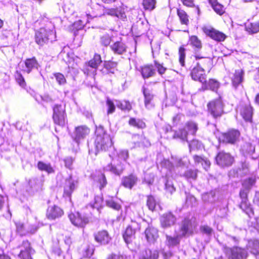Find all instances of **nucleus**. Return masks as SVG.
Listing matches in <instances>:
<instances>
[{"label":"nucleus","mask_w":259,"mask_h":259,"mask_svg":"<svg viewBox=\"0 0 259 259\" xmlns=\"http://www.w3.org/2000/svg\"><path fill=\"white\" fill-rule=\"evenodd\" d=\"M40 25V28L35 32V40L37 44H44L56 40L54 24L47 17L41 18L35 22V26Z\"/></svg>","instance_id":"obj_1"},{"label":"nucleus","mask_w":259,"mask_h":259,"mask_svg":"<svg viewBox=\"0 0 259 259\" xmlns=\"http://www.w3.org/2000/svg\"><path fill=\"white\" fill-rule=\"evenodd\" d=\"M94 145L97 151L108 150L109 148H112L113 145L110 135L102 125L96 127Z\"/></svg>","instance_id":"obj_2"},{"label":"nucleus","mask_w":259,"mask_h":259,"mask_svg":"<svg viewBox=\"0 0 259 259\" xmlns=\"http://www.w3.org/2000/svg\"><path fill=\"white\" fill-rule=\"evenodd\" d=\"M90 132V128L85 125L76 127L74 132L71 135L73 140L72 150L76 152L79 149V146L81 141L83 140Z\"/></svg>","instance_id":"obj_3"},{"label":"nucleus","mask_w":259,"mask_h":259,"mask_svg":"<svg viewBox=\"0 0 259 259\" xmlns=\"http://www.w3.org/2000/svg\"><path fill=\"white\" fill-rule=\"evenodd\" d=\"M53 119L55 124L63 126L67 123V115L65 106L62 104H56L53 107Z\"/></svg>","instance_id":"obj_4"},{"label":"nucleus","mask_w":259,"mask_h":259,"mask_svg":"<svg viewBox=\"0 0 259 259\" xmlns=\"http://www.w3.org/2000/svg\"><path fill=\"white\" fill-rule=\"evenodd\" d=\"M78 184V180L75 177L70 175L66 178L63 184V196L70 198L72 193L77 188Z\"/></svg>","instance_id":"obj_5"},{"label":"nucleus","mask_w":259,"mask_h":259,"mask_svg":"<svg viewBox=\"0 0 259 259\" xmlns=\"http://www.w3.org/2000/svg\"><path fill=\"white\" fill-rule=\"evenodd\" d=\"M224 252L226 255L231 259H245L247 256L246 250L238 247H226L224 248Z\"/></svg>","instance_id":"obj_6"},{"label":"nucleus","mask_w":259,"mask_h":259,"mask_svg":"<svg viewBox=\"0 0 259 259\" xmlns=\"http://www.w3.org/2000/svg\"><path fill=\"white\" fill-rule=\"evenodd\" d=\"M125 167L124 163L116 162L115 159L112 158L111 162L103 167L104 172H109L115 176H120Z\"/></svg>","instance_id":"obj_7"},{"label":"nucleus","mask_w":259,"mask_h":259,"mask_svg":"<svg viewBox=\"0 0 259 259\" xmlns=\"http://www.w3.org/2000/svg\"><path fill=\"white\" fill-rule=\"evenodd\" d=\"M68 217L71 223L78 227L83 228L89 222V217L86 214L78 212L71 213Z\"/></svg>","instance_id":"obj_8"},{"label":"nucleus","mask_w":259,"mask_h":259,"mask_svg":"<svg viewBox=\"0 0 259 259\" xmlns=\"http://www.w3.org/2000/svg\"><path fill=\"white\" fill-rule=\"evenodd\" d=\"M139 229L140 225L136 222H133L127 227L122 234L123 239L127 244L131 243L135 238L136 232Z\"/></svg>","instance_id":"obj_9"},{"label":"nucleus","mask_w":259,"mask_h":259,"mask_svg":"<svg viewBox=\"0 0 259 259\" xmlns=\"http://www.w3.org/2000/svg\"><path fill=\"white\" fill-rule=\"evenodd\" d=\"M18 248L20 249L19 256L21 259H32L31 255L34 253V250L30 246L28 241H23Z\"/></svg>","instance_id":"obj_10"},{"label":"nucleus","mask_w":259,"mask_h":259,"mask_svg":"<svg viewBox=\"0 0 259 259\" xmlns=\"http://www.w3.org/2000/svg\"><path fill=\"white\" fill-rule=\"evenodd\" d=\"M207 106L209 112L214 118L221 116L223 113V105L220 99L210 102Z\"/></svg>","instance_id":"obj_11"},{"label":"nucleus","mask_w":259,"mask_h":259,"mask_svg":"<svg viewBox=\"0 0 259 259\" xmlns=\"http://www.w3.org/2000/svg\"><path fill=\"white\" fill-rule=\"evenodd\" d=\"M237 110L245 121H251L253 112L249 103H240Z\"/></svg>","instance_id":"obj_12"},{"label":"nucleus","mask_w":259,"mask_h":259,"mask_svg":"<svg viewBox=\"0 0 259 259\" xmlns=\"http://www.w3.org/2000/svg\"><path fill=\"white\" fill-rule=\"evenodd\" d=\"M190 75L194 80L199 81L202 83L206 82L205 71L202 67L195 65L191 70Z\"/></svg>","instance_id":"obj_13"},{"label":"nucleus","mask_w":259,"mask_h":259,"mask_svg":"<svg viewBox=\"0 0 259 259\" xmlns=\"http://www.w3.org/2000/svg\"><path fill=\"white\" fill-rule=\"evenodd\" d=\"M165 134L167 135V139L180 138L182 140L188 141L187 139V134L185 130H180L178 132L172 130L171 126H167L165 128Z\"/></svg>","instance_id":"obj_14"},{"label":"nucleus","mask_w":259,"mask_h":259,"mask_svg":"<svg viewBox=\"0 0 259 259\" xmlns=\"http://www.w3.org/2000/svg\"><path fill=\"white\" fill-rule=\"evenodd\" d=\"M215 159L217 164L222 167L230 166L233 162V157L224 152L219 153Z\"/></svg>","instance_id":"obj_15"},{"label":"nucleus","mask_w":259,"mask_h":259,"mask_svg":"<svg viewBox=\"0 0 259 259\" xmlns=\"http://www.w3.org/2000/svg\"><path fill=\"white\" fill-rule=\"evenodd\" d=\"M248 191L249 190L244 188L240 190L239 195L242 200L240 206L241 209L245 211L246 213L250 217L249 212H252V209L249 207L247 203V193Z\"/></svg>","instance_id":"obj_16"},{"label":"nucleus","mask_w":259,"mask_h":259,"mask_svg":"<svg viewBox=\"0 0 259 259\" xmlns=\"http://www.w3.org/2000/svg\"><path fill=\"white\" fill-rule=\"evenodd\" d=\"M64 214L63 210L57 205L50 206L47 211V217L50 220L59 218Z\"/></svg>","instance_id":"obj_17"},{"label":"nucleus","mask_w":259,"mask_h":259,"mask_svg":"<svg viewBox=\"0 0 259 259\" xmlns=\"http://www.w3.org/2000/svg\"><path fill=\"white\" fill-rule=\"evenodd\" d=\"M240 135L238 130H232L223 135V141L226 143L234 144L238 140Z\"/></svg>","instance_id":"obj_18"},{"label":"nucleus","mask_w":259,"mask_h":259,"mask_svg":"<svg viewBox=\"0 0 259 259\" xmlns=\"http://www.w3.org/2000/svg\"><path fill=\"white\" fill-rule=\"evenodd\" d=\"M204 31L207 35L217 41H224L226 37L224 33L213 28H205Z\"/></svg>","instance_id":"obj_19"},{"label":"nucleus","mask_w":259,"mask_h":259,"mask_svg":"<svg viewBox=\"0 0 259 259\" xmlns=\"http://www.w3.org/2000/svg\"><path fill=\"white\" fill-rule=\"evenodd\" d=\"M40 65L35 57L26 59L25 61L24 71L27 73H30L32 70H38Z\"/></svg>","instance_id":"obj_20"},{"label":"nucleus","mask_w":259,"mask_h":259,"mask_svg":"<svg viewBox=\"0 0 259 259\" xmlns=\"http://www.w3.org/2000/svg\"><path fill=\"white\" fill-rule=\"evenodd\" d=\"M29 185L31 194L42 190L43 186V181L37 178H33L29 181Z\"/></svg>","instance_id":"obj_21"},{"label":"nucleus","mask_w":259,"mask_h":259,"mask_svg":"<svg viewBox=\"0 0 259 259\" xmlns=\"http://www.w3.org/2000/svg\"><path fill=\"white\" fill-rule=\"evenodd\" d=\"M244 74V72L242 69L235 70L231 78L232 85L235 89H237L243 81Z\"/></svg>","instance_id":"obj_22"},{"label":"nucleus","mask_w":259,"mask_h":259,"mask_svg":"<svg viewBox=\"0 0 259 259\" xmlns=\"http://www.w3.org/2000/svg\"><path fill=\"white\" fill-rule=\"evenodd\" d=\"M138 178L134 174L122 177L121 184L124 187L131 189L137 183Z\"/></svg>","instance_id":"obj_23"},{"label":"nucleus","mask_w":259,"mask_h":259,"mask_svg":"<svg viewBox=\"0 0 259 259\" xmlns=\"http://www.w3.org/2000/svg\"><path fill=\"white\" fill-rule=\"evenodd\" d=\"M112 51L117 55H122L126 51L125 44L121 40H117L110 46Z\"/></svg>","instance_id":"obj_24"},{"label":"nucleus","mask_w":259,"mask_h":259,"mask_svg":"<svg viewBox=\"0 0 259 259\" xmlns=\"http://www.w3.org/2000/svg\"><path fill=\"white\" fill-rule=\"evenodd\" d=\"M94 237L97 242L103 244H107L110 240L108 233L105 230L95 233Z\"/></svg>","instance_id":"obj_25"},{"label":"nucleus","mask_w":259,"mask_h":259,"mask_svg":"<svg viewBox=\"0 0 259 259\" xmlns=\"http://www.w3.org/2000/svg\"><path fill=\"white\" fill-rule=\"evenodd\" d=\"M145 234L147 241L150 243H154L158 237L157 230L152 227L147 228Z\"/></svg>","instance_id":"obj_26"},{"label":"nucleus","mask_w":259,"mask_h":259,"mask_svg":"<svg viewBox=\"0 0 259 259\" xmlns=\"http://www.w3.org/2000/svg\"><path fill=\"white\" fill-rule=\"evenodd\" d=\"M94 179L99 184L100 190L104 188L107 184L105 175L100 171H96L94 175Z\"/></svg>","instance_id":"obj_27"},{"label":"nucleus","mask_w":259,"mask_h":259,"mask_svg":"<svg viewBox=\"0 0 259 259\" xmlns=\"http://www.w3.org/2000/svg\"><path fill=\"white\" fill-rule=\"evenodd\" d=\"M158 256L157 250L146 249L141 253L139 259H158Z\"/></svg>","instance_id":"obj_28"},{"label":"nucleus","mask_w":259,"mask_h":259,"mask_svg":"<svg viewBox=\"0 0 259 259\" xmlns=\"http://www.w3.org/2000/svg\"><path fill=\"white\" fill-rule=\"evenodd\" d=\"M245 29L249 34H254L259 32V21H248L245 24Z\"/></svg>","instance_id":"obj_29"},{"label":"nucleus","mask_w":259,"mask_h":259,"mask_svg":"<svg viewBox=\"0 0 259 259\" xmlns=\"http://www.w3.org/2000/svg\"><path fill=\"white\" fill-rule=\"evenodd\" d=\"M16 232L21 236H25L28 234V227H29V224L28 223H23L21 221L16 222L15 223Z\"/></svg>","instance_id":"obj_30"},{"label":"nucleus","mask_w":259,"mask_h":259,"mask_svg":"<svg viewBox=\"0 0 259 259\" xmlns=\"http://www.w3.org/2000/svg\"><path fill=\"white\" fill-rule=\"evenodd\" d=\"M7 201V198H5L2 195H0V211L5 208L6 212L4 213L3 215L6 218H9L11 217V213L10 212Z\"/></svg>","instance_id":"obj_31"},{"label":"nucleus","mask_w":259,"mask_h":259,"mask_svg":"<svg viewBox=\"0 0 259 259\" xmlns=\"http://www.w3.org/2000/svg\"><path fill=\"white\" fill-rule=\"evenodd\" d=\"M171 161H169V159H164V162L163 160V165H164L170 171H171L174 167V165L180 166L183 164L181 159H178L176 158L174 159L172 156L171 157Z\"/></svg>","instance_id":"obj_32"},{"label":"nucleus","mask_w":259,"mask_h":259,"mask_svg":"<svg viewBox=\"0 0 259 259\" xmlns=\"http://www.w3.org/2000/svg\"><path fill=\"white\" fill-rule=\"evenodd\" d=\"M37 167L39 170L46 171L48 174L55 172L54 168L50 163H45L40 161L38 162Z\"/></svg>","instance_id":"obj_33"},{"label":"nucleus","mask_w":259,"mask_h":259,"mask_svg":"<svg viewBox=\"0 0 259 259\" xmlns=\"http://www.w3.org/2000/svg\"><path fill=\"white\" fill-rule=\"evenodd\" d=\"M193 159L196 164H201L205 170H207L209 167L210 162L206 158L195 155L193 156Z\"/></svg>","instance_id":"obj_34"},{"label":"nucleus","mask_w":259,"mask_h":259,"mask_svg":"<svg viewBox=\"0 0 259 259\" xmlns=\"http://www.w3.org/2000/svg\"><path fill=\"white\" fill-rule=\"evenodd\" d=\"M175 217L171 212H167L163 215V227L170 226L174 224Z\"/></svg>","instance_id":"obj_35"},{"label":"nucleus","mask_w":259,"mask_h":259,"mask_svg":"<svg viewBox=\"0 0 259 259\" xmlns=\"http://www.w3.org/2000/svg\"><path fill=\"white\" fill-rule=\"evenodd\" d=\"M247 249L254 254L259 253V241L256 240H251L248 242L247 245Z\"/></svg>","instance_id":"obj_36"},{"label":"nucleus","mask_w":259,"mask_h":259,"mask_svg":"<svg viewBox=\"0 0 259 259\" xmlns=\"http://www.w3.org/2000/svg\"><path fill=\"white\" fill-rule=\"evenodd\" d=\"M155 72V69L152 65H145L141 68V74L144 78L152 76Z\"/></svg>","instance_id":"obj_37"},{"label":"nucleus","mask_w":259,"mask_h":259,"mask_svg":"<svg viewBox=\"0 0 259 259\" xmlns=\"http://www.w3.org/2000/svg\"><path fill=\"white\" fill-rule=\"evenodd\" d=\"M117 155L118 157V159L117 160V162L124 163V166L125 167V164L127 163L128 164L126 161L129 157L128 151L126 150H121L117 153Z\"/></svg>","instance_id":"obj_38"},{"label":"nucleus","mask_w":259,"mask_h":259,"mask_svg":"<svg viewBox=\"0 0 259 259\" xmlns=\"http://www.w3.org/2000/svg\"><path fill=\"white\" fill-rule=\"evenodd\" d=\"M209 3L217 14L221 15L224 13V7L219 4L217 0H209Z\"/></svg>","instance_id":"obj_39"},{"label":"nucleus","mask_w":259,"mask_h":259,"mask_svg":"<svg viewBox=\"0 0 259 259\" xmlns=\"http://www.w3.org/2000/svg\"><path fill=\"white\" fill-rule=\"evenodd\" d=\"M212 64V61L210 58L205 57L204 58H202L198 61L196 62L195 65L202 67L204 69V68H210L211 67Z\"/></svg>","instance_id":"obj_40"},{"label":"nucleus","mask_w":259,"mask_h":259,"mask_svg":"<svg viewBox=\"0 0 259 259\" xmlns=\"http://www.w3.org/2000/svg\"><path fill=\"white\" fill-rule=\"evenodd\" d=\"M143 93L145 97V107L149 109L152 108L153 107V105L151 101L153 99V95L145 89L144 90Z\"/></svg>","instance_id":"obj_41"},{"label":"nucleus","mask_w":259,"mask_h":259,"mask_svg":"<svg viewBox=\"0 0 259 259\" xmlns=\"http://www.w3.org/2000/svg\"><path fill=\"white\" fill-rule=\"evenodd\" d=\"M91 206L92 208H96L98 211L102 208L103 206V197L101 196H96L93 203H91Z\"/></svg>","instance_id":"obj_42"},{"label":"nucleus","mask_w":259,"mask_h":259,"mask_svg":"<svg viewBox=\"0 0 259 259\" xmlns=\"http://www.w3.org/2000/svg\"><path fill=\"white\" fill-rule=\"evenodd\" d=\"M101 57L100 55L95 54L93 58L89 61L88 63L90 64V66L93 68V70H95V68L98 67L99 65L102 63Z\"/></svg>","instance_id":"obj_43"},{"label":"nucleus","mask_w":259,"mask_h":259,"mask_svg":"<svg viewBox=\"0 0 259 259\" xmlns=\"http://www.w3.org/2000/svg\"><path fill=\"white\" fill-rule=\"evenodd\" d=\"M128 123L130 125L138 128H144L146 126V124L143 121L135 118H131L129 120Z\"/></svg>","instance_id":"obj_44"},{"label":"nucleus","mask_w":259,"mask_h":259,"mask_svg":"<svg viewBox=\"0 0 259 259\" xmlns=\"http://www.w3.org/2000/svg\"><path fill=\"white\" fill-rule=\"evenodd\" d=\"M192 227L191 224L189 220L185 219L183 223L182 226L181 227L182 230V235H185L188 233H191L192 232Z\"/></svg>","instance_id":"obj_45"},{"label":"nucleus","mask_w":259,"mask_h":259,"mask_svg":"<svg viewBox=\"0 0 259 259\" xmlns=\"http://www.w3.org/2000/svg\"><path fill=\"white\" fill-rule=\"evenodd\" d=\"M177 14L181 24L187 25L189 23V19L187 13L182 9H178Z\"/></svg>","instance_id":"obj_46"},{"label":"nucleus","mask_w":259,"mask_h":259,"mask_svg":"<svg viewBox=\"0 0 259 259\" xmlns=\"http://www.w3.org/2000/svg\"><path fill=\"white\" fill-rule=\"evenodd\" d=\"M106 205L116 210H119L121 209V205L115 201L113 198L110 197L106 200Z\"/></svg>","instance_id":"obj_47"},{"label":"nucleus","mask_w":259,"mask_h":259,"mask_svg":"<svg viewBox=\"0 0 259 259\" xmlns=\"http://www.w3.org/2000/svg\"><path fill=\"white\" fill-rule=\"evenodd\" d=\"M104 67L108 73H114L116 70L117 63L113 61H105L104 64Z\"/></svg>","instance_id":"obj_48"},{"label":"nucleus","mask_w":259,"mask_h":259,"mask_svg":"<svg viewBox=\"0 0 259 259\" xmlns=\"http://www.w3.org/2000/svg\"><path fill=\"white\" fill-rule=\"evenodd\" d=\"M186 128L188 130V132L186 130H184L187 132V134L189 133L194 135L197 130V125L194 122L189 121L186 124Z\"/></svg>","instance_id":"obj_49"},{"label":"nucleus","mask_w":259,"mask_h":259,"mask_svg":"<svg viewBox=\"0 0 259 259\" xmlns=\"http://www.w3.org/2000/svg\"><path fill=\"white\" fill-rule=\"evenodd\" d=\"M115 13L116 15H115V17L116 18L122 20H124L126 19V16L125 13V9L123 6L116 8Z\"/></svg>","instance_id":"obj_50"},{"label":"nucleus","mask_w":259,"mask_h":259,"mask_svg":"<svg viewBox=\"0 0 259 259\" xmlns=\"http://www.w3.org/2000/svg\"><path fill=\"white\" fill-rule=\"evenodd\" d=\"M189 42L193 47L198 50H200L202 48L201 41L195 35L191 36L190 37Z\"/></svg>","instance_id":"obj_51"},{"label":"nucleus","mask_w":259,"mask_h":259,"mask_svg":"<svg viewBox=\"0 0 259 259\" xmlns=\"http://www.w3.org/2000/svg\"><path fill=\"white\" fill-rule=\"evenodd\" d=\"M116 105L118 108L121 110H130L132 108L130 103L127 101H116Z\"/></svg>","instance_id":"obj_52"},{"label":"nucleus","mask_w":259,"mask_h":259,"mask_svg":"<svg viewBox=\"0 0 259 259\" xmlns=\"http://www.w3.org/2000/svg\"><path fill=\"white\" fill-rule=\"evenodd\" d=\"M112 36L113 35H109V34H105L101 36L100 37L101 45L105 47L108 46L112 41Z\"/></svg>","instance_id":"obj_53"},{"label":"nucleus","mask_w":259,"mask_h":259,"mask_svg":"<svg viewBox=\"0 0 259 259\" xmlns=\"http://www.w3.org/2000/svg\"><path fill=\"white\" fill-rule=\"evenodd\" d=\"M53 76L60 85H64L66 83V79L63 74L59 72L55 73Z\"/></svg>","instance_id":"obj_54"},{"label":"nucleus","mask_w":259,"mask_h":259,"mask_svg":"<svg viewBox=\"0 0 259 259\" xmlns=\"http://www.w3.org/2000/svg\"><path fill=\"white\" fill-rule=\"evenodd\" d=\"M93 68L90 66V64L89 63H87L82 69L84 74L87 75H93L94 76L96 74L97 68H95V70H93Z\"/></svg>","instance_id":"obj_55"},{"label":"nucleus","mask_w":259,"mask_h":259,"mask_svg":"<svg viewBox=\"0 0 259 259\" xmlns=\"http://www.w3.org/2000/svg\"><path fill=\"white\" fill-rule=\"evenodd\" d=\"M69 49V47H64L59 54L60 57H62L64 61L66 63L69 61L70 54L68 52Z\"/></svg>","instance_id":"obj_56"},{"label":"nucleus","mask_w":259,"mask_h":259,"mask_svg":"<svg viewBox=\"0 0 259 259\" xmlns=\"http://www.w3.org/2000/svg\"><path fill=\"white\" fill-rule=\"evenodd\" d=\"M15 79L17 82L19 84L20 87L23 88H25L26 86V84L25 79L22 74L17 72L15 74Z\"/></svg>","instance_id":"obj_57"},{"label":"nucleus","mask_w":259,"mask_h":259,"mask_svg":"<svg viewBox=\"0 0 259 259\" xmlns=\"http://www.w3.org/2000/svg\"><path fill=\"white\" fill-rule=\"evenodd\" d=\"M186 50L183 47H181L179 50V62L182 66H185V59L186 57Z\"/></svg>","instance_id":"obj_58"},{"label":"nucleus","mask_w":259,"mask_h":259,"mask_svg":"<svg viewBox=\"0 0 259 259\" xmlns=\"http://www.w3.org/2000/svg\"><path fill=\"white\" fill-rule=\"evenodd\" d=\"M214 192L211 191L203 194L202 196V198L205 202H212L214 201Z\"/></svg>","instance_id":"obj_59"},{"label":"nucleus","mask_w":259,"mask_h":259,"mask_svg":"<svg viewBox=\"0 0 259 259\" xmlns=\"http://www.w3.org/2000/svg\"><path fill=\"white\" fill-rule=\"evenodd\" d=\"M155 0H143V5L146 10H152L155 8Z\"/></svg>","instance_id":"obj_60"},{"label":"nucleus","mask_w":259,"mask_h":259,"mask_svg":"<svg viewBox=\"0 0 259 259\" xmlns=\"http://www.w3.org/2000/svg\"><path fill=\"white\" fill-rule=\"evenodd\" d=\"M255 179L254 177H251L246 179L243 183V186L244 188L249 190L255 184Z\"/></svg>","instance_id":"obj_61"},{"label":"nucleus","mask_w":259,"mask_h":259,"mask_svg":"<svg viewBox=\"0 0 259 259\" xmlns=\"http://www.w3.org/2000/svg\"><path fill=\"white\" fill-rule=\"evenodd\" d=\"M156 201L152 196H148L147 200V205L149 209L153 211L156 207Z\"/></svg>","instance_id":"obj_62"},{"label":"nucleus","mask_w":259,"mask_h":259,"mask_svg":"<svg viewBox=\"0 0 259 259\" xmlns=\"http://www.w3.org/2000/svg\"><path fill=\"white\" fill-rule=\"evenodd\" d=\"M90 9L92 10V12H90L89 10H88V12L86 13L88 19H92L95 17H100L102 16V14L98 12V9H94L93 10L92 8H90Z\"/></svg>","instance_id":"obj_63"},{"label":"nucleus","mask_w":259,"mask_h":259,"mask_svg":"<svg viewBox=\"0 0 259 259\" xmlns=\"http://www.w3.org/2000/svg\"><path fill=\"white\" fill-rule=\"evenodd\" d=\"M154 181V175L153 174H146L144 176V182L148 185H152Z\"/></svg>","instance_id":"obj_64"}]
</instances>
